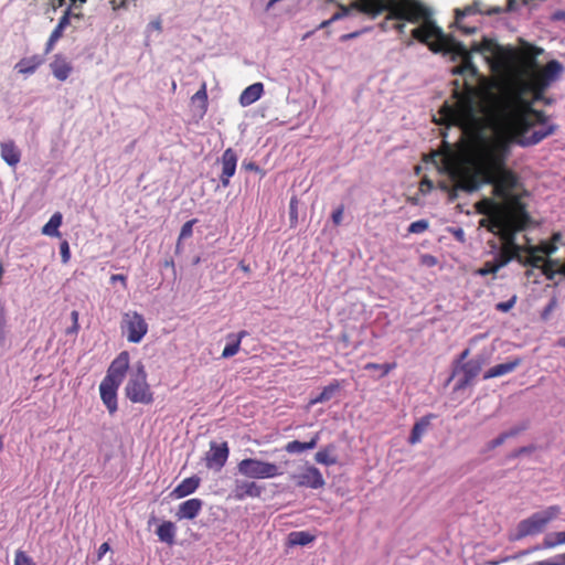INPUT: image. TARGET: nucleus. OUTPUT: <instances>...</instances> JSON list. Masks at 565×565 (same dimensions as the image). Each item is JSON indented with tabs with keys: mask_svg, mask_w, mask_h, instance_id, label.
Returning a JSON list of instances; mask_svg holds the SVG:
<instances>
[{
	"mask_svg": "<svg viewBox=\"0 0 565 565\" xmlns=\"http://www.w3.org/2000/svg\"><path fill=\"white\" fill-rule=\"evenodd\" d=\"M412 30V38L428 45L434 53L450 54L462 63L452 70L454 75L469 74L476 77L478 67L472 62V53L484 56L493 72L501 81L500 96L495 103V116L501 128L512 137H520V143L527 145L525 134L530 130V50L519 51L508 45H501L495 39L483 36L482 42H473L470 50L456 40L446 35L429 18Z\"/></svg>",
	"mask_w": 565,
	"mask_h": 565,
	"instance_id": "1",
	"label": "nucleus"
},
{
	"mask_svg": "<svg viewBox=\"0 0 565 565\" xmlns=\"http://www.w3.org/2000/svg\"><path fill=\"white\" fill-rule=\"evenodd\" d=\"M508 145L499 139H482L478 146L476 160L477 171L458 164L451 169V180L457 186L467 193H472L480 189V175L484 177L486 182H491L494 172L499 171L503 164Z\"/></svg>",
	"mask_w": 565,
	"mask_h": 565,
	"instance_id": "2",
	"label": "nucleus"
},
{
	"mask_svg": "<svg viewBox=\"0 0 565 565\" xmlns=\"http://www.w3.org/2000/svg\"><path fill=\"white\" fill-rule=\"evenodd\" d=\"M490 231L500 235L503 242V255L507 257L500 259L498 263L487 262L483 267L478 269L477 273L479 275L487 276L495 274L512 259H516L525 267L530 265V239L526 234H524L523 237L525 239V244L521 245L518 242L521 228L516 227L514 222L505 217L498 216L493 220Z\"/></svg>",
	"mask_w": 565,
	"mask_h": 565,
	"instance_id": "3",
	"label": "nucleus"
},
{
	"mask_svg": "<svg viewBox=\"0 0 565 565\" xmlns=\"http://www.w3.org/2000/svg\"><path fill=\"white\" fill-rule=\"evenodd\" d=\"M353 7L372 19L388 11L386 20H403L411 23H418L431 15L430 9L417 0H359L353 2Z\"/></svg>",
	"mask_w": 565,
	"mask_h": 565,
	"instance_id": "4",
	"label": "nucleus"
},
{
	"mask_svg": "<svg viewBox=\"0 0 565 565\" xmlns=\"http://www.w3.org/2000/svg\"><path fill=\"white\" fill-rule=\"evenodd\" d=\"M125 392L132 403L150 404L153 401L152 392L147 383L145 365L141 361L134 365Z\"/></svg>",
	"mask_w": 565,
	"mask_h": 565,
	"instance_id": "5",
	"label": "nucleus"
},
{
	"mask_svg": "<svg viewBox=\"0 0 565 565\" xmlns=\"http://www.w3.org/2000/svg\"><path fill=\"white\" fill-rule=\"evenodd\" d=\"M239 475L249 479H270L282 475L280 467L274 462L257 458H245L237 463Z\"/></svg>",
	"mask_w": 565,
	"mask_h": 565,
	"instance_id": "6",
	"label": "nucleus"
},
{
	"mask_svg": "<svg viewBox=\"0 0 565 565\" xmlns=\"http://www.w3.org/2000/svg\"><path fill=\"white\" fill-rule=\"evenodd\" d=\"M121 330L129 342L139 343L148 332V324L142 315L137 311H128L122 316Z\"/></svg>",
	"mask_w": 565,
	"mask_h": 565,
	"instance_id": "7",
	"label": "nucleus"
},
{
	"mask_svg": "<svg viewBox=\"0 0 565 565\" xmlns=\"http://www.w3.org/2000/svg\"><path fill=\"white\" fill-rule=\"evenodd\" d=\"M228 455L230 448L226 441H211L210 450L204 456L205 466L214 471H221L227 461Z\"/></svg>",
	"mask_w": 565,
	"mask_h": 565,
	"instance_id": "8",
	"label": "nucleus"
},
{
	"mask_svg": "<svg viewBox=\"0 0 565 565\" xmlns=\"http://www.w3.org/2000/svg\"><path fill=\"white\" fill-rule=\"evenodd\" d=\"M129 367V353L127 351L120 352L117 358L111 362L104 377L107 382L121 384L126 372Z\"/></svg>",
	"mask_w": 565,
	"mask_h": 565,
	"instance_id": "9",
	"label": "nucleus"
},
{
	"mask_svg": "<svg viewBox=\"0 0 565 565\" xmlns=\"http://www.w3.org/2000/svg\"><path fill=\"white\" fill-rule=\"evenodd\" d=\"M292 478L297 479L298 487L321 489L326 484L322 473L315 466H307L300 475L292 476Z\"/></svg>",
	"mask_w": 565,
	"mask_h": 565,
	"instance_id": "10",
	"label": "nucleus"
},
{
	"mask_svg": "<svg viewBox=\"0 0 565 565\" xmlns=\"http://www.w3.org/2000/svg\"><path fill=\"white\" fill-rule=\"evenodd\" d=\"M237 160V154L232 148H227L221 157L222 173L220 181L224 188L230 185V179L235 174Z\"/></svg>",
	"mask_w": 565,
	"mask_h": 565,
	"instance_id": "11",
	"label": "nucleus"
},
{
	"mask_svg": "<svg viewBox=\"0 0 565 565\" xmlns=\"http://www.w3.org/2000/svg\"><path fill=\"white\" fill-rule=\"evenodd\" d=\"M484 364V359L482 356H476L463 364L455 365L454 371L448 380L450 382L456 377V375H460L465 373L466 376L473 383V380L479 375Z\"/></svg>",
	"mask_w": 565,
	"mask_h": 565,
	"instance_id": "12",
	"label": "nucleus"
},
{
	"mask_svg": "<svg viewBox=\"0 0 565 565\" xmlns=\"http://www.w3.org/2000/svg\"><path fill=\"white\" fill-rule=\"evenodd\" d=\"M264 488L255 481L235 480L234 483V498L236 500H244L245 498H258L263 493Z\"/></svg>",
	"mask_w": 565,
	"mask_h": 565,
	"instance_id": "13",
	"label": "nucleus"
},
{
	"mask_svg": "<svg viewBox=\"0 0 565 565\" xmlns=\"http://www.w3.org/2000/svg\"><path fill=\"white\" fill-rule=\"evenodd\" d=\"M120 384L103 380L99 385L100 398L110 414H114L117 406V390Z\"/></svg>",
	"mask_w": 565,
	"mask_h": 565,
	"instance_id": "14",
	"label": "nucleus"
},
{
	"mask_svg": "<svg viewBox=\"0 0 565 565\" xmlns=\"http://www.w3.org/2000/svg\"><path fill=\"white\" fill-rule=\"evenodd\" d=\"M203 501L198 498L189 499L182 502L175 512V516L178 520H193L198 516L200 511L202 510Z\"/></svg>",
	"mask_w": 565,
	"mask_h": 565,
	"instance_id": "15",
	"label": "nucleus"
},
{
	"mask_svg": "<svg viewBox=\"0 0 565 565\" xmlns=\"http://www.w3.org/2000/svg\"><path fill=\"white\" fill-rule=\"evenodd\" d=\"M50 68L55 78L64 82L68 78L73 67L66 57L61 54H56L53 61L50 63Z\"/></svg>",
	"mask_w": 565,
	"mask_h": 565,
	"instance_id": "16",
	"label": "nucleus"
},
{
	"mask_svg": "<svg viewBox=\"0 0 565 565\" xmlns=\"http://www.w3.org/2000/svg\"><path fill=\"white\" fill-rule=\"evenodd\" d=\"M201 479L198 476H192L182 480L171 492V497L181 499L195 492L199 488Z\"/></svg>",
	"mask_w": 565,
	"mask_h": 565,
	"instance_id": "17",
	"label": "nucleus"
},
{
	"mask_svg": "<svg viewBox=\"0 0 565 565\" xmlns=\"http://www.w3.org/2000/svg\"><path fill=\"white\" fill-rule=\"evenodd\" d=\"M1 148V158L3 161L10 167H15L21 159V152L17 148L13 141L2 142L0 145Z\"/></svg>",
	"mask_w": 565,
	"mask_h": 565,
	"instance_id": "18",
	"label": "nucleus"
},
{
	"mask_svg": "<svg viewBox=\"0 0 565 565\" xmlns=\"http://www.w3.org/2000/svg\"><path fill=\"white\" fill-rule=\"evenodd\" d=\"M177 526L171 521H163L157 529L159 541L172 546L175 543Z\"/></svg>",
	"mask_w": 565,
	"mask_h": 565,
	"instance_id": "19",
	"label": "nucleus"
},
{
	"mask_svg": "<svg viewBox=\"0 0 565 565\" xmlns=\"http://www.w3.org/2000/svg\"><path fill=\"white\" fill-rule=\"evenodd\" d=\"M264 92V86L262 83H254L246 87L241 96L239 103L242 106H249L258 100Z\"/></svg>",
	"mask_w": 565,
	"mask_h": 565,
	"instance_id": "20",
	"label": "nucleus"
},
{
	"mask_svg": "<svg viewBox=\"0 0 565 565\" xmlns=\"http://www.w3.org/2000/svg\"><path fill=\"white\" fill-rule=\"evenodd\" d=\"M520 362L521 361L519 359H514V360L505 362V363L497 364V365L490 367L483 374V379L489 380V379L499 377V376H503L508 373H511L516 369V366L520 364Z\"/></svg>",
	"mask_w": 565,
	"mask_h": 565,
	"instance_id": "21",
	"label": "nucleus"
},
{
	"mask_svg": "<svg viewBox=\"0 0 565 565\" xmlns=\"http://www.w3.org/2000/svg\"><path fill=\"white\" fill-rule=\"evenodd\" d=\"M320 440V434H315L309 441L292 440L285 446L288 454H300L317 447Z\"/></svg>",
	"mask_w": 565,
	"mask_h": 565,
	"instance_id": "22",
	"label": "nucleus"
},
{
	"mask_svg": "<svg viewBox=\"0 0 565 565\" xmlns=\"http://www.w3.org/2000/svg\"><path fill=\"white\" fill-rule=\"evenodd\" d=\"M337 447L334 444H329L326 447L321 448L315 455V460L317 463L324 466H334L338 463V456L335 455Z\"/></svg>",
	"mask_w": 565,
	"mask_h": 565,
	"instance_id": "23",
	"label": "nucleus"
},
{
	"mask_svg": "<svg viewBox=\"0 0 565 565\" xmlns=\"http://www.w3.org/2000/svg\"><path fill=\"white\" fill-rule=\"evenodd\" d=\"M433 417H434L433 415L424 416L414 424L411 435L408 437V443L411 445H415L420 441V439H422L423 435L426 433V430L430 424V419Z\"/></svg>",
	"mask_w": 565,
	"mask_h": 565,
	"instance_id": "24",
	"label": "nucleus"
},
{
	"mask_svg": "<svg viewBox=\"0 0 565 565\" xmlns=\"http://www.w3.org/2000/svg\"><path fill=\"white\" fill-rule=\"evenodd\" d=\"M246 335H247V332L244 330L238 332L237 334H235V333L228 334L227 339L230 340V342L225 345V348L222 352V358L228 359V358L234 356L239 350L242 339Z\"/></svg>",
	"mask_w": 565,
	"mask_h": 565,
	"instance_id": "25",
	"label": "nucleus"
},
{
	"mask_svg": "<svg viewBox=\"0 0 565 565\" xmlns=\"http://www.w3.org/2000/svg\"><path fill=\"white\" fill-rule=\"evenodd\" d=\"M44 62V57L41 55H33L30 57L22 58L17 65L19 73L32 74L35 70Z\"/></svg>",
	"mask_w": 565,
	"mask_h": 565,
	"instance_id": "26",
	"label": "nucleus"
},
{
	"mask_svg": "<svg viewBox=\"0 0 565 565\" xmlns=\"http://www.w3.org/2000/svg\"><path fill=\"white\" fill-rule=\"evenodd\" d=\"M340 390V384L338 381H332L329 385L323 387V390L311 399L310 404L324 403L330 401L334 394Z\"/></svg>",
	"mask_w": 565,
	"mask_h": 565,
	"instance_id": "27",
	"label": "nucleus"
},
{
	"mask_svg": "<svg viewBox=\"0 0 565 565\" xmlns=\"http://www.w3.org/2000/svg\"><path fill=\"white\" fill-rule=\"evenodd\" d=\"M313 540L315 536L307 531H295L288 535V544L290 546H305L311 543Z\"/></svg>",
	"mask_w": 565,
	"mask_h": 565,
	"instance_id": "28",
	"label": "nucleus"
},
{
	"mask_svg": "<svg viewBox=\"0 0 565 565\" xmlns=\"http://www.w3.org/2000/svg\"><path fill=\"white\" fill-rule=\"evenodd\" d=\"M62 224V214L61 213H54L50 221L43 226L42 233L47 236H58V227Z\"/></svg>",
	"mask_w": 565,
	"mask_h": 565,
	"instance_id": "29",
	"label": "nucleus"
},
{
	"mask_svg": "<svg viewBox=\"0 0 565 565\" xmlns=\"http://www.w3.org/2000/svg\"><path fill=\"white\" fill-rule=\"evenodd\" d=\"M476 13H483V10L481 9V2L479 1H475L472 4L467 6L463 9H456V24H459L463 18Z\"/></svg>",
	"mask_w": 565,
	"mask_h": 565,
	"instance_id": "30",
	"label": "nucleus"
},
{
	"mask_svg": "<svg viewBox=\"0 0 565 565\" xmlns=\"http://www.w3.org/2000/svg\"><path fill=\"white\" fill-rule=\"evenodd\" d=\"M523 428H513V429H510L509 431H505V433H502L501 435H499L497 438L490 440L487 445H486V450L487 451H490V450H493L494 448L501 446L504 444V441L510 438V437H514L516 436Z\"/></svg>",
	"mask_w": 565,
	"mask_h": 565,
	"instance_id": "31",
	"label": "nucleus"
},
{
	"mask_svg": "<svg viewBox=\"0 0 565 565\" xmlns=\"http://www.w3.org/2000/svg\"><path fill=\"white\" fill-rule=\"evenodd\" d=\"M192 103H201V114H205L207 108V93L205 83L202 84L201 88L192 96Z\"/></svg>",
	"mask_w": 565,
	"mask_h": 565,
	"instance_id": "32",
	"label": "nucleus"
},
{
	"mask_svg": "<svg viewBox=\"0 0 565 565\" xmlns=\"http://www.w3.org/2000/svg\"><path fill=\"white\" fill-rule=\"evenodd\" d=\"M82 17V13H73L71 7H67L57 25L65 30L71 24V18L79 20Z\"/></svg>",
	"mask_w": 565,
	"mask_h": 565,
	"instance_id": "33",
	"label": "nucleus"
},
{
	"mask_svg": "<svg viewBox=\"0 0 565 565\" xmlns=\"http://www.w3.org/2000/svg\"><path fill=\"white\" fill-rule=\"evenodd\" d=\"M63 32L64 30L61 26H55L46 42L45 53H49L53 49L55 43L63 36Z\"/></svg>",
	"mask_w": 565,
	"mask_h": 565,
	"instance_id": "34",
	"label": "nucleus"
},
{
	"mask_svg": "<svg viewBox=\"0 0 565 565\" xmlns=\"http://www.w3.org/2000/svg\"><path fill=\"white\" fill-rule=\"evenodd\" d=\"M338 7H339V11L335 12L332 17H331V21H339L345 17H349L351 14V12L353 10L358 11L354 7H353V3H351L350 6H344V4H341V3H338Z\"/></svg>",
	"mask_w": 565,
	"mask_h": 565,
	"instance_id": "35",
	"label": "nucleus"
},
{
	"mask_svg": "<svg viewBox=\"0 0 565 565\" xmlns=\"http://www.w3.org/2000/svg\"><path fill=\"white\" fill-rule=\"evenodd\" d=\"M195 223H196V220L193 218V220H190V221L185 222L182 225L180 234H179V241H182V239H185V238H189L190 236H192L193 225Z\"/></svg>",
	"mask_w": 565,
	"mask_h": 565,
	"instance_id": "36",
	"label": "nucleus"
},
{
	"mask_svg": "<svg viewBox=\"0 0 565 565\" xmlns=\"http://www.w3.org/2000/svg\"><path fill=\"white\" fill-rule=\"evenodd\" d=\"M429 224L426 220H418L416 222H413L409 227L408 232L413 234H419L425 232L428 228Z\"/></svg>",
	"mask_w": 565,
	"mask_h": 565,
	"instance_id": "37",
	"label": "nucleus"
},
{
	"mask_svg": "<svg viewBox=\"0 0 565 565\" xmlns=\"http://www.w3.org/2000/svg\"><path fill=\"white\" fill-rule=\"evenodd\" d=\"M456 377H458V380L454 386V391H462L472 384V382L466 376L465 373L456 375Z\"/></svg>",
	"mask_w": 565,
	"mask_h": 565,
	"instance_id": "38",
	"label": "nucleus"
},
{
	"mask_svg": "<svg viewBox=\"0 0 565 565\" xmlns=\"http://www.w3.org/2000/svg\"><path fill=\"white\" fill-rule=\"evenodd\" d=\"M14 565H33V561L23 551H17Z\"/></svg>",
	"mask_w": 565,
	"mask_h": 565,
	"instance_id": "39",
	"label": "nucleus"
},
{
	"mask_svg": "<svg viewBox=\"0 0 565 565\" xmlns=\"http://www.w3.org/2000/svg\"><path fill=\"white\" fill-rule=\"evenodd\" d=\"M371 30H372V28H371V26H365V28H363V29H361V30H358V31H354V32H351V33L343 34V35H341L340 41H341V42H347V41H349V40L356 39V38H359L361 34H363V33H365V32H369V31H371Z\"/></svg>",
	"mask_w": 565,
	"mask_h": 565,
	"instance_id": "40",
	"label": "nucleus"
},
{
	"mask_svg": "<svg viewBox=\"0 0 565 565\" xmlns=\"http://www.w3.org/2000/svg\"><path fill=\"white\" fill-rule=\"evenodd\" d=\"M529 534H530V519H525L520 523L515 539H521V537L527 536Z\"/></svg>",
	"mask_w": 565,
	"mask_h": 565,
	"instance_id": "41",
	"label": "nucleus"
},
{
	"mask_svg": "<svg viewBox=\"0 0 565 565\" xmlns=\"http://www.w3.org/2000/svg\"><path fill=\"white\" fill-rule=\"evenodd\" d=\"M344 206L340 205L337 210L333 211L331 218L334 225H340L343 218Z\"/></svg>",
	"mask_w": 565,
	"mask_h": 565,
	"instance_id": "42",
	"label": "nucleus"
},
{
	"mask_svg": "<svg viewBox=\"0 0 565 565\" xmlns=\"http://www.w3.org/2000/svg\"><path fill=\"white\" fill-rule=\"evenodd\" d=\"M515 303V297L509 299L508 301L497 303L495 308L499 311L507 312L509 311Z\"/></svg>",
	"mask_w": 565,
	"mask_h": 565,
	"instance_id": "43",
	"label": "nucleus"
},
{
	"mask_svg": "<svg viewBox=\"0 0 565 565\" xmlns=\"http://www.w3.org/2000/svg\"><path fill=\"white\" fill-rule=\"evenodd\" d=\"M62 262L67 263L70 260V247L67 242H63L60 247Z\"/></svg>",
	"mask_w": 565,
	"mask_h": 565,
	"instance_id": "44",
	"label": "nucleus"
},
{
	"mask_svg": "<svg viewBox=\"0 0 565 565\" xmlns=\"http://www.w3.org/2000/svg\"><path fill=\"white\" fill-rule=\"evenodd\" d=\"M243 169L247 170V171H254V172H258L260 173L262 175H264V171L259 168L258 164H256L255 162H243L242 164Z\"/></svg>",
	"mask_w": 565,
	"mask_h": 565,
	"instance_id": "45",
	"label": "nucleus"
},
{
	"mask_svg": "<svg viewBox=\"0 0 565 565\" xmlns=\"http://www.w3.org/2000/svg\"><path fill=\"white\" fill-rule=\"evenodd\" d=\"M441 189L444 190H447L448 191V198H449V201L450 202H454L457 200L458 198V191L460 190L457 184L455 183V186L451 188V189H448L446 185H443Z\"/></svg>",
	"mask_w": 565,
	"mask_h": 565,
	"instance_id": "46",
	"label": "nucleus"
},
{
	"mask_svg": "<svg viewBox=\"0 0 565 565\" xmlns=\"http://www.w3.org/2000/svg\"><path fill=\"white\" fill-rule=\"evenodd\" d=\"M117 281L121 282V285H122L124 289H126V288H127V277H126V276H124V275H121V274H115V275H111V276H110V282H111V284H115V282H117Z\"/></svg>",
	"mask_w": 565,
	"mask_h": 565,
	"instance_id": "47",
	"label": "nucleus"
},
{
	"mask_svg": "<svg viewBox=\"0 0 565 565\" xmlns=\"http://www.w3.org/2000/svg\"><path fill=\"white\" fill-rule=\"evenodd\" d=\"M4 327H6V317L4 312L0 310V345L4 342Z\"/></svg>",
	"mask_w": 565,
	"mask_h": 565,
	"instance_id": "48",
	"label": "nucleus"
},
{
	"mask_svg": "<svg viewBox=\"0 0 565 565\" xmlns=\"http://www.w3.org/2000/svg\"><path fill=\"white\" fill-rule=\"evenodd\" d=\"M297 199L292 198L289 203V214L291 220H297Z\"/></svg>",
	"mask_w": 565,
	"mask_h": 565,
	"instance_id": "49",
	"label": "nucleus"
},
{
	"mask_svg": "<svg viewBox=\"0 0 565 565\" xmlns=\"http://www.w3.org/2000/svg\"><path fill=\"white\" fill-rule=\"evenodd\" d=\"M110 550V546L107 542L103 543L97 551V561H100L102 557Z\"/></svg>",
	"mask_w": 565,
	"mask_h": 565,
	"instance_id": "50",
	"label": "nucleus"
},
{
	"mask_svg": "<svg viewBox=\"0 0 565 565\" xmlns=\"http://www.w3.org/2000/svg\"><path fill=\"white\" fill-rule=\"evenodd\" d=\"M519 7H520V3L518 0H508L505 11L514 12L519 9Z\"/></svg>",
	"mask_w": 565,
	"mask_h": 565,
	"instance_id": "51",
	"label": "nucleus"
},
{
	"mask_svg": "<svg viewBox=\"0 0 565 565\" xmlns=\"http://www.w3.org/2000/svg\"><path fill=\"white\" fill-rule=\"evenodd\" d=\"M457 26L467 35L473 34L477 31L476 26H463L461 25V22L457 24Z\"/></svg>",
	"mask_w": 565,
	"mask_h": 565,
	"instance_id": "52",
	"label": "nucleus"
},
{
	"mask_svg": "<svg viewBox=\"0 0 565 565\" xmlns=\"http://www.w3.org/2000/svg\"><path fill=\"white\" fill-rule=\"evenodd\" d=\"M469 352H470L469 349L463 350L460 353V355L458 356V359L456 360L455 365L463 364L465 363L463 361L468 358Z\"/></svg>",
	"mask_w": 565,
	"mask_h": 565,
	"instance_id": "53",
	"label": "nucleus"
},
{
	"mask_svg": "<svg viewBox=\"0 0 565 565\" xmlns=\"http://www.w3.org/2000/svg\"><path fill=\"white\" fill-rule=\"evenodd\" d=\"M452 234L459 241V242H463L465 241V232L462 228H455L452 231Z\"/></svg>",
	"mask_w": 565,
	"mask_h": 565,
	"instance_id": "54",
	"label": "nucleus"
},
{
	"mask_svg": "<svg viewBox=\"0 0 565 565\" xmlns=\"http://www.w3.org/2000/svg\"><path fill=\"white\" fill-rule=\"evenodd\" d=\"M79 330V324L78 323H72V326L70 328L66 329V334H76Z\"/></svg>",
	"mask_w": 565,
	"mask_h": 565,
	"instance_id": "55",
	"label": "nucleus"
},
{
	"mask_svg": "<svg viewBox=\"0 0 565 565\" xmlns=\"http://www.w3.org/2000/svg\"><path fill=\"white\" fill-rule=\"evenodd\" d=\"M393 28H394L398 33H404L405 28H406V24H405L404 22H397V23H394V24H393Z\"/></svg>",
	"mask_w": 565,
	"mask_h": 565,
	"instance_id": "56",
	"label": "nucleus"
},
{
	"mask_svg": "<svg viewBox=\"0 0 565 565\" xmlns=\"http://www.w3.org/2000/svg\"><path fill=\"white\" fill-rule=\"evenodd\" d=\"M504 10L500 7H492L491 9H489L486 13L489 14V15H492V14H498V13H501L503 12Z\"/></svg>",
	"mask_w": 565,
	"mask_h": 565,
	"instance_id": "57",
	"label": "nucleus"
},
{
	"mask_svg": "<svg viewBox=\"0 0 565 565\" xmlns=\"http://www.w3.org/2000/svg\"><path fill=\"white\" fill-rule=\"evenodd\" d=\"M333 22H334V21H331V18H330V19H328V20H324V21H322V22L317 26V29H316V30L326 29V28H328L329 25H331Z\"/></svg>",
	"mask_w": 565,
	"mask_h": 565,
	"instance_id": "58",
	"label": "nucleus"
},
{
	"mask_svg": "<svg viewBox=\"0 0 565 565\" xmlns=\"http://www.w3.org/2000/svg\"><path fill=\"white\" fill-rule=\"evenodd\" d=\"M392 365L391 364H381V371H382V374L383 375H386L390 373V371L392 370Z\"/></svg>",
	"mask_w": 565,
	"mask_h": 565,
	"instance_id": "59",
	"label": "nucleus"
},
{
	"mask_svg": "<svg viewBox=\"0 0 565 565\" xmlns=\"http://www.w3.org/2000/svg\"><path fill=\"white\" fill-rule=\"evenodd\" d=\"M366 370H381V364L377 363H367L365 365Z\"/></svg>",
	"mask_w": 565,
	"mask_h": 565,
	"instance_id": "60",
	"label": "nucleus"
},
{
	"mask_svg": "<svg viewBox=\"0 0 565 565\" xmlns=\"http://www.w3.org/2000/svg\"><path fill=\"white\" fill-rule=\"evenodd\" d=\"M70 1H71V6H70L71 8H72V7L78 8V7H81L83 3H85V2H86V0H70Z\"/></svg>",
	"mask_w": 565,
	"mask_h": 565,
	"instance_id": "61",
	"label": "nucleus"
},
{
	"mask_svg": "<svg viewBox=\"0 0 565 565\" xmlns=\"http://www.w3.org/2000/svg\"><path fill=\"white\" fill-rule=\"evenodd\" d=\"M281 0H269L266 4L265 10L269 11L276 3L280 2Z\"/></svg>",
	"mask_w": 565,
	"mask_h": 565,
	"instance_id": "62",
	"label": "nucleus"
},
{
	"mask_svg": "<svg viewBox=\"0 0 565 565\" xmlns=\"http://www.w3.org/2000/svg\"><path fill=\"white\" fill-rule=\"evenodd\" d=\"M78 316H79V315H78V311L73 310V311L71 312V319H72V322H74V323H78Z\"/></svg>",
	"mask_w": 565,
	"mask_h": 565,
	"instance_id": "63",
	"label": "nucleus"
},
{
	"mask_svg": "<svg viewBox=\"0 0 565 565\" xmlns=\"http://www.w3.org/2000/svg\"><path fill=\"white\" fill-rule=\"evenodd\" d=\"M529 448L526 446L521 447L513 456H519L520 454L526 452Z\"/></svg>",
	"mask_w": 565,
	"mask_h": 565,
	"instance_id": "64",
	"label": "nucleus"
}]
</instances>
